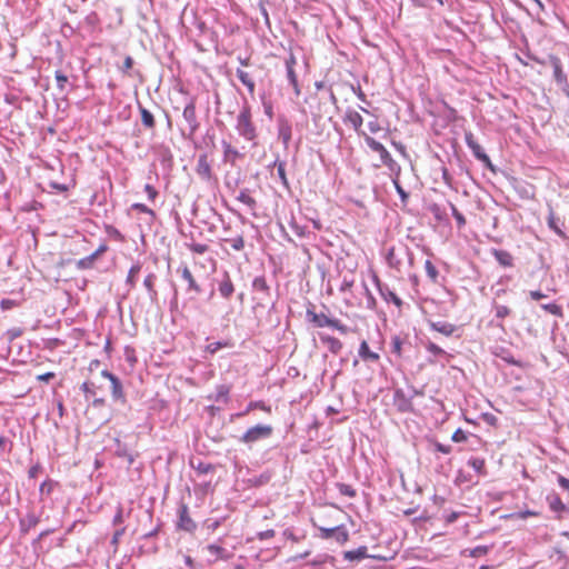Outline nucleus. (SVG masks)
Segmentation results:
<instances>
[{
  "label": "nucleus",
  "mask_w": 569,
  "mask_h": 569,
  "mask_svg": "<svg viewBox=\"0 0 569 569\" xmlns=\"http://www.w3.org/2000/svg\"><path fill=\"white\" fill-rule=\"evenodd\" d=\"M306 318L317 328L330 327L333 320L332 318H329L325 313H317L312 305L309 308H307Z\"/></svg>",
  "instance_id": "obj_9"
},
{
  "label": "nucleus",
  "mask_w": 569,
  "mask_h": 569,
  "mask_svg": "<svg viewBox=\"0 0 569 569\" xmlns=\"http://www.w3.org/2000/svg\"><path fill=\"white\" fill-rule=\"evenodd\" d=\"M375 281L377 283L380 296L387 302H393L397 307H401V299L389 288L388 284L381 283L377 277H375Z\"/></svg>",
  "instance_id": "obj_14"
},
{
  "label": "nucleus",
  "mask_w": 569,
  "mask_h": 569,
  "mask_svg": "<svg viewBox=\"0 0 569 569\" xmlns=\"http://www.w3.org/2000/svg\"><path fill=\"white\" fill-rule=\"evenodd\" d=\"M140 270H141V264L139 262L132 264L128 272L126 283L129 284L130 287H134L136 281H137V276L140 272Z\"/></svg>",
  "instance_id": "obj_37"
},
{
  "label": "nucleus",
  "mask_w": 569,
  "mask_h": 569,
  "mask_svg": "<svg viewBox=\"0 0 569 569\" xmlns=\"http://www.w3.org/2000/svg\"><path fill=\"white\" fill-rule=\"evenodd\" d=\"M468 466L472 468L478 475H486V462L483 458L480 457H471L468 460Z\"/></svg>",
  "instance_id": "obj_32"
},
{
  "label": "nucleus",
  "mask_w": 569,
  "mask_h": 569,
  "mask_svg": "<svg viewBox=\"0 0 569 569\" xmlns=\"http://www.w3.org/2000/svg\"><path fill=\"white\" fill-rule=\"evenodd\" d=\"M495 311H496V318L497 319H503L506 317H508L511 312V310L507 307V306H502V305H495Z\"/></svg>",
  "instance_id": "obj_50"
},
{
  "label": "nucleus",
  "mask_w": 569,
  "mask_h": 569,
  "mask_svg": "<svg viewBox=\"0 0 569 569\" xmlns=\"http://www.w3.org/2000/svg\"><path fill=\"white\" fill-rule=\"evenodd\" d=\"M196 173L204 181H210L212 178V168L208 160L207 153H201L198 157Z\"/></svg>",
  "instance_id": "obj_10"
},
{
  "label": "nucleus",
  "mask_w": 569,
  "mask_h": 569,
  "mask_svg": "<svg viewBox=\"0 0 569 569\" xmlns=\"http://www.w3.org/2000/svg\"><path fill=\"white\" fill-rule=\"evenodd\" d=\"M425 269L428 278L433 282H438L439 272L435 264L430 260H426L425 262Z\"/></svg>",
  "instance_id": "obj_41"
},
{
  "label": "nucleus",
  "mask_w": 569,
  "mask_h": 569,
  "mask_svg": "<svg viewBox=\"0 0 569 569\" xmlns=\"http://www.w3.org/2000/svg\"><path fill=\"white\" fill-rule=\"evenodd\" d=\"M234 128L241 138L246 141L252 142L253 147L258 146V142L256 141L258 137L257 127L252 121L251 109L247 102L242 106L239 114L237 116Z\"/></svg>",
  "instance_id": "obj_1"
},
{
  "label": "nucleus",
  "mask_w": 569,
  "mask_h": 569,
  "mask_svg": "<svg viewBox=\"0 0 569 569\" xmlns=\"http://www.w3.org/2000/svg\"><path fill=\"white\" fill-rule=\"evenodd\" d=\"M80 389L84 392L87 399L89 397H93L96 395L94 383H92V382L84 381L81 385Z\"/></svg>",
  "instance_id": "obj_53"
},
{
  "label": "nucleus",
  "mask_w": 569,
  "mask_h": 569,
  "mask_svg": "<svg viewBox=\"0 0 569 569\" xmlns=\"http://www.w3.org/2000/svg\"><path fill=\"white\" fill-rule=\"evenodd\" d=\"M320 340L328 347L329 351L332 352L333 355H338L342 350V342L335 337L320 335Z\"/></svg>",
  "instance_id": "obj_24"
},
{
  "label": "nucleus",
  "mask_w": 569,
  "mask_h": 569,
  "mask_svg": "<svg viewBox=\"0 0 569 569\" xmlns=\"http://www.w3.org/2000/svg\"><path fill=\"white\" fill-rule=\"evenodd\" d=\"M237 200L246 204L251 210H254L257 207V201L254 198L250 196L249 189H242L239 194L237 196Z\"/></svg>",
  "instance_id": "obj_30"
},
{
  "label": "nucleus",
  "mask_w": 569,
  "mask_h": 569,
  "mask_svg": "<svg viewBox=\"0 0 569 569\" xmlns=\"http://www.w3.org/2000/svg\"><path fill=\"white\" fill-rule=\"evenodd\" d=\"M393 186L396 188L397 193L399 194V197L401 199V202L407 203V201L409 199V193L401 187L398 179L393 180Z\"/></svg>",
  "instance_id": "obj_49"
},
{
  "label": "nucleus",
  "mask_w": 569,
  "mask_h": 569,
  "mask_svg": "<svg viewBox=\"0 0 569 569\" xmlns=\"http://www.w3.org/2000/svg\"><path fill=\"white\" fill-rule=\"evenodd\" d=\"M208 551L217 557H221L223 558V553L226 552L224 548H222L221 546H218V545H209L207 547Z\"/></svg>",
  "instance_id": "obj_58"
},
{
  "label": "nucleus",
  "mask_w": 569,
  "mask_h": 569,
  "mask_svg": "<svg viewBox=\"0 0 569 569\" xmlns=\"http://www.w3.org/2000/svg\"><path fill=\"white\" fill-rule=\"evenodd\" d=\"M227 241L231 244L233 250L240 251L244 248V239L242 236L234 237Z\"/></svg>",
  "instance_id": "obj_51"
},
{
  "label": "nucleus",
  "mask_w": 569,
  "mask_h": 569,
  "mask_svg": "<svg viewBox=\"0 0 569 569\" xmlns=\"http://www.w3.org/2000/svg\"><path fill=\"white\" fill-rule=\"evenodd\" d=\"M129 448L126 443L121 442L119 439L114 440V455L119 458H124L129 456Z\"/></svg>",
  "instance_id": "obj_45"
},
{
  "label": "nucleus",
  "mask_w": 569,
  "mask_h": 569,
  "mask_svg": "<svg viewBox=\"0 0 569 569\" xmlns=\"http://www.w3.org/2000/svg\"><path fill=\"white\" fill-rule=\"evenodd\" d=\"M449 206L451 209V213H452L453 218L456 219L457 226L459 228L465 227L467 223L465 216L457 209V207L453 203L449 202Z\"/></svg>",
  "instance_id": "obj_46"
},
{
  "label": "nucleus",
  "mask_w": 569,
  "mask_h": 569,
  "mask_svg": "<svg viewBox=\"0 0 569 569\" xmlns=\"http://www.w3.org/2000/svg\"><path fill=\"white\" fill-rule=\"evenodd\" d=\"M236 73L242 84H249L248 82L252 80L249 73L243 71L242 69H237Z\"/></svg>",
  "instance_id": "obj_61"
},
{
  "label": "nucleus",
  "mask_w": 569,
  "mask_h": 569,
  "mask_svg": "<svg viewBox=\"0 0 569 569\" xmlns=\"http://www.w3.org/2000/svg\"><path fill=\"white\" fill-rule=\"evenodd\" d=\"M111 396L114 401L126 402L123 387L119 378H113L111 381Z\"/></svg>",
  "instance_id": "obj_26"
},
{
  "label": "nucleus",
  "mask_w": 569,
  "mask_h": 569,
  "mask_svg": "<svg viewBox=\"0 0 569 569\" xmlns=\"http://www.w3.org/2000/svg\"><path fill=\"white\" fill-rule=\"evenodd\" d=\"M392 403L400 413L415 412L412 396L407 395L401 388H396L393 390Z\"/></svg>",
  "instance_id": "obj_3"
},
{
  "label": "nucleus",
  "mask_w": 569,
  "mask_h": 569,
  "mask_svg": "<svg viewBox=\"0 0 569 569\" xmlns=\"http://www.w3.org/2000/svg\"><path fill=\"white\" fill-rule=\"evenodd\" d=\"M366 558H372L381 561L388 560L387 557L379 556V555H369L368 548L366 546H360L359 548L355 550H348L343 552V559L347 561H359Z\"/></svg>",
  "instance_id": "obj_8"
},
{
  "label": "nucleus",
  "mask_w": 569,
  "mask_h": 569,
  "mask_svg": "<svg viewBox=\"0 0 569 569\" xmlns=\"http://www.w3.org/2000/svg\"><path fill=\"white\" fill-rule=\"evenodd\" d=\"M441 176H442L443 182L447 186L451 187V184H452V177H451V174H450V172H449V170L447 168L443 167L441 169Z\"/></svg>",
  "instance_id": "obj_64"
},
{
  "label": "nucleus",
  "mask_w": 569,
  "mask_h": 569,
  "mask_svg": "<svg viewBox=\"0 0 569 569\" xmlns=\"http://www.w3.org/2000/svg\"><path fill=\"white\" fill-rule=\"evenodd\" d=\"M132 209L137 210L139 212H142V213H147V214L151 216L152 218H154V216H156L154 211L152 209H150L149 207H147L144 203H133Z\"/></svg>",
  "instance_id": "obj_55"
},
{
  "label": "nucleus",
  "mask_w": 569,
  "mask_h": 569,
  "mask_svg": "<svg viewBox=\"0 0 569 569\" xmlns=\"http://www.w3.org/2000/svg\"><path fill=\"white\" fill-rule=\"evenodd\" d=\"M336 487L340 495L355 498L357 496L356 489H353L350 485L343 483V482H337Z\"/></svg>",
  "instance_id": "obj_42"
},
{
  "label": "nucleus",
  "mask_w": 569,
  "mask_h": 569,
  "mask_svg": "<svg viewBox=\"0 0 569 569\" xmlns=\"http://www.w3.org/2000/svg\"><path fill=\"white\" fill-rule=\"evenodd\" d=\"M451 439L455 442H463L467 440V433L459 428L453 432Z\"/></svg>",
  "instance_id": "obj_60"
},
{
  "label": "nucleus",
  "mask_w": 569,
  "mask_h": 569,
  "mask_svg": "<svg viewBox=\"0 0 569 569\" xmlns=\"http://www.w3.org/2000/svg\"><path fill=\"white\" fill-rule=\"evenodd\" d=\"M252 289L256 292L261 295L259 297V299L261 301H264L266 299H268L270 297V287L268 284L264 276H259L253 279Z\"/></svg>",
  "instance_id": "obj_16"
},
{
  "label": "nucleus",
  "mask_w": 569,
  "mask_h": 569,
  "mask_svg": "<svg viewBox=\"0 0 569 569\" xmlns=\"http://www.w3.org/2000/svg\"><path fill=\"white\" fill-rule=\"evenodd\" d=\"M177 529L192 533L197 529V523L189 515V508L186 503H181L178 508Z\"/></svg>",
  "instance_id": "obj_4"
},
{
  "label": "nucleus",
  "mask_w": 569,
  "mask_h": 569,
  "mask_svg": "<svg viewBox=\"0 0 569 569\" xmlns=\"http://www.w3.org/2000/svg\"><path fill=\"white\" fill-rule=\"evenodd\" d=\"M465 141L477 160H480L486 154L482 147L476 141L475 136L471 131L465 132Z\"/></svg>",
  "instance_id": "obj_17"
},
{
  "label": "nucleus",
  "mask_w": 569,
  "mask_h": 569,
  "mask_svg": "<svg viewBox=\"0 0 569 569\" xmlns=\"http://www.w3.org/2000/svg\"><path fill=\"white\" fill-rule=\"evenodd\" d=\"M540 307L545 311H547L556 317H559V318L563 317L562 308H561V306H559L557 303H553V302L552 303H542Z\"/></svg>",
  "instance_id": "obj_43"
},
{
  "label": "nucleus",
  "mask_w": 569,
  "mask_h": 569,
  "mask_svg": "<svg viewBox=\"0 0 569 569\" xmlns=\"http://www.w3.org/2000/svg\"><path fill=\"white\" fill-rule=\"evenodd\" d=\"M363 137H365V141H366L367 146L372 151L378 152V153L385 151L386 148L381 142L377 141L376 139H373L372 137H370L366 133H363Z\"/></svg>",
  "instance_id": "obj_40"
},
{
  "label": "nucleus",
  "mask_w": 569,
  "mask_h": 569,
  "mask_svg": "<svg viewBox=\"0 0 569 569\" xmlns=\"http://www.w3.org/2000/svg\"><path fill=\"white\" fill-rule=\"evenodd\" d=\"M330 328L338 330L342 335H347L349 332V328L346 325H343L339 319H333Z\"/></svg>",
  "instance_id": "obj_57"
},
{
  "label": "nucleus",
  "mask_w": 569,
  "mask_h": 569,
  "mask_svg": "<svg viewBox=\"0 0 569 569\" xmlns=\"http://www.w3.org/2000/svg\"><path fill=\"white\" fill-rule=\"evenodd\" d=\"M286 70H287V78H288L289 83L292 86L295 93L297 96H299L300 88H299L298 77L296 74L295 68L289 67V68H286Z\"/></svg>",
  "instance_id": "obj_39"
},
{
  "label": "nucleus",
  "mask_w": 569,
  "mask_h": 569,
  "mask_svg": "<svg viewBox=\"0 0 569 569\" xmlns=\"http://www.w3.org/2000/svg\"><path fill=\"white\" fill-rule=\"evenodd\" d=\"M548 63L552 68L553 78L557 83L566 82L567 74L563 72L562 62L559 57L550 54L548 56Z\"/></svg>",
  "instance_id": "obj_15"
},
{
  "label": "nucleus",
  "mask_w": 569,
  "mask_h": 569,
  "mask_svg": "<svg viewBox=\"0 0 569 569\" xmlns=\"http://www.w3.org/2000/svg\"><path fill=\"white\" fill-rule=\"evenodd\" d=\"M40 522V516L34 511H29L23 518L19 520V530L22 536H26L32 528Z\"/></svg>",
  "instance_id": "obj_13"
},
{
  "label": "nucleus",
  "mask_w": 569,
  "mask_h": 569,
  "mask_svg": "<svg viewBox=\"0 0 569 569\" xmlns=\"http://www.w3.org/2000/svg\"><path fill=\"white\" fill-rule=\"evenodd\" d=\"M489 551V547L487 546H477L470 550V556L475 558L482 557L487 555Z\"/></svg>",
  "instance_id": "obj_54"
},
{
  "label": "nucleus",
  "mask_w": 569,
  "mask_h": 569,
  "mask_svg": "<svg viewBox=\"0 0 569 569\" xmlns=\"http://www.w3.org/2000/svg\"><path fill=\"white\" fill-rule=\"evenodd\" d=\"M515 190L521 199L535 198V187L529 182L515 180Z\"/></svg>",
  "instance_id": "obj_18"
},
{
  "label": "nucleus",
  "mask_w": 569,
  "mask_h": 569,
  "mask_svg": "<svg viewBox=\"0 0 569 569\" xmlns=\"http://www.w3.org/2000/svg\"><path fill=\"white\" fill-rule=\"evenodd\" d=\"M431 330L437 331L446 337H450L457 330V327L447 321H429Z\"/></svg>",
  "instance_id": "obj_19"
},
{
  "label": "nucleus",
  "mask_w": 569,
  "mask_h": 569,
  "mask_svg": "<svg viewBox=\"0 0 569 569\" xmlns=\"http://www.w3.org/2000/svg\"><path fill=\"white\" fill-rule=\"evenodd\" d=\"M144 191L147 192V194H148V199H149L150 201H154V200H156V198L158 197V191L156 190V188H154V187H152V186H151V184H149V183H147V184L144 186Z\"/></svg>",
  "instance_id": "obj_62"
},
{
  "label": "nucleus",
  "mask_w": 569,
  "mask_h": 569,
  "mask_svg": "<svg viewBox=\"0 0 569 569\" xmlns=\"http://www.w3.org/2000/svg\"><path fill=\"white\" fill-rule=\"evenodd\" d=\"M277 127L278 138L281 140L283 148L287 150L292 137V126L286 117L279 116L277 120Z\"/></svg>",
  "instance_id": "obj_7"
},
{
  "label": "nucleus",
  "mask_w": 569,
  "mask_h": 569,
  "mask_svg": "<svg viewBox=\"0 0 569 569\" xmlns=\"http://www.w3.org/2000/svg\"><path fill=\"white\" fill-rule=\"evenodd\" d=\"M401 346H402L401 338L398 336H395L391 340L392 353H396L397 356H401Z\"/></svg>",
  "instance_id": "obj_56"
},
{
  "label": "nucleus",
  "mask_w": 569,
  "mask_h": 569,
  "mask_svg": "<svg viewBox=\"0 0 569 569\" xmlns=\"http://www.w3.org/2000/svg\"><path fill=\"white\" fill-rule=\"evenodd\" d=\"M132 66H133V59H132V57L127 56V57L124 58L123 66L121 67V69H120V70H121L123 73H128V71L132 68Z\"/></svg>",
  "instance_id": "obj_63"
},
{
  "label": "nucleus",
  "mask_w": 569,
  "mask_h": 569,
  "mask_svg": "<svg viewBox=\"0 0 569 569\" xmlns=\"http://www.w3.org/2000/svg\"><path fill=\"white\" fill-rule=\"evenodd\" d=\"M273 433V428L270 425H256L250 427L240 438L239 441L251 448L256 442L270 438Z\"/></svg>",
  "instance_id": "obj_2"
},
{
  "label": "nucleus",
  "mask_w": 569,
  "mask_h": 569,
  "mask_svg": "<svg viewBox=\"0 0 569 569\" xmlns=\"http://www.w3.org/2000/svg\"><path fill=\"white\" fill-rule=\"evenodd\" d=\"M345 121L350 122L356 131H359L363 123L361 114L355 110L347 111Z\"/></svg>",
  "instance_id": "obj_29"
},
{
  "label": "nucleus",
  "mask_w": 569,
  "mask_h": 569,
  "mask_svg": "<svg viewBox=\"0 0 569 569\" xmlns=\"http://www.w3.org/2000/svg\"><path fill=\"white\" fill-rule=\"evenodd\" d=\"M221 146L223 149L222 161L224 163H229L230 166L234 167L237 160L243 158V153L233 148L228 141L222 140Z\"/></svg>",
  "instance_id": "obj_11"
},
{
  "label": "nucleus",
  "mask_w": 569,
  "mask_h": 569,
  "mask_svg": "<svg viewBox=\"0 0 569 569\" xmlns=\"http://www.w3.org/2000/svg\"><path fill=\"white\" fill-rule=\"evenodd\" d=\"M491 254L500 266L505 268H510L513 266V257L510 252L502 249H492Z\"/></svg>",
  "instance_id": "obj_21"
},
{
  "label": "nucleus",
  "mask_w": 569,
  "mask_h": 569,
  "mask_svg": "<svg viewBox=\"0 0 569 569\" xmlns=\"http://www.w3.org/2000/svg\"><path fill=\"white\" fill-rule=\"evenodd\" d=\"M227 343L224 342H221V341H214V342H211L207 346V351L211 355L216 353L218 350H220L221 348L226 347Z\"/></svg>",
  "instance_id": "obj_59"
},
{
  "label": "nucleus",
  "mask_w": 569,
  "mask_h": 569,
  "mask_svg": "<svg viewBox=\"0 0 569 569\" xmlns=\"http://www.w3.org/2000/svg\"><path fill=\"white\" fill-rule=\"evenodd\" d=\"M359 357L363 361H371V362H376L380 358L377 352H373V351L370 350V348H369V346H368L366 340L361 341V343H360Z\"/></svg>",
  "instance_id": "obj_25"
},
{
  "label": "nucleus",
  "mask_w": 569,
  "mask_h": 569,
  "mask_svg": "<svg viewBox=\"0 0 569 569\" xmlns=\"http://www.w3.org/2000/svg\"><path fill=\"white\" fill-rule=\"evenodd\" d=\"M321 539H335L339 543H345L349 539V532L343 525L332 528L319 527Z\"/></svg>",
  "instance_id": "obj_5"
},
{
  "label": "nucleus",
  "mask_w": 569,
  "mask_h": 569,
  "mask_svg": "<svg viewBox=\"0 0 569 569\" xmlns=\"http://www.w3.org/2000/svg\"><path fill=\"white\" fill-rule=\"evenodd\" d=\"M229 393L230 387L228 385H219L216 388V393L208 396V399L227 405L230 400Z\"/></svg>",
  "instance_id": "obj_22"
},
{
  "label": "nucleus",
  "mask_w": 569,
  "mask_h": 569,
  "mask_svg": "<svg viewBox=\"0 0 569 569\" xmlns=\"http://www.w3.org/2000/svg\"><path fill=\"white\" fill-rule=\"evenodd\" d=\"M56 486V482L52 481V480H46L43 481L41 485H40V493L41 495H47V496H50L52 490H53V487Z\"/></svg>",
  "instance_id": "obj_52"
},
{
  "label": "nucleus",
  "mask_w": 569,
  "mask_h": 569,
  "mask_svg": "<svg viewBox=\"0 0 569 569\" xmlns=\"http://www.w3.org/2000/svg\"><path fill=\"white\" fill-rule=\"evenodd\" d=\"M547 501L549 508L555 512L567 510L566 505L562 502L561 498L557 493L547 496Z\"/></svg>",
  "instance_id": "obj_28"
},
{
  "label": "nucleus",
  "mask_w": 569,
  "mask_h": 569,
  "mask_svg": "<svg viewBox=\"0 0 569 569\" xmlns=\"http://www.w3.org/2000/svg\"><path fill=\"white\" fill-rule=\"evenodd\" d=\"M426 349H427L430 353H432L433 356H436V357H443V356H446V355H447V353H446V351H445L442 348H440L438 345H436V343H433V342H431V341H429V342L426 345Z\"/></svg>",
  "instance_id": "obj_47"
},
{
  "label": "nucleus",
  "mask_w": 569,
  "mask_h": 569,
  "mask_svg": "<svg viewBox=\"0 0 569 569\" xmlns=\"http://www.w3.org/2000/svg\"><path fill=\"white\" fill-rule=\"evenodd\" d=\"M547 222H548V227L555 232L557 233L559 237H561L562 239H566L567 236L565 233V231L560 228L559 226V218H557L555 216V213L551 211L548 216V219H547Z\"/></svg>",
  "instance_id": "obj_33"
},
{
  "label": "nucleus",
  "mask_w": 569,
  "mask_h": 569,
  "mask_svg": "<svg viewBox=\"0 0 569 569\" xmlns=\"http://www.w3.org/2000/svg\"><path fill=\"white\" fill-rule=\"evenodd\" d=\"M218 291L224 299H229L233 295L234 286L228 272L223 273V278L218 284Z\"/></svg>",
  "instance_id": "obj_20"
},
{
  "label": "nucleus",
  "mask_w": 569,
  "mask_h": 569,
  "mask_svg": "<svg viewBox=\"0 0 569 569\" xmlns=\"http://www.w3.org/2000/svg\"><path fill=\"white\" fill-rule=\"evenodd\" d=\"M379 156H380L382 163L386 167H388V169L390 171L397 172V173L400 172V166L392 159L391 154L389 153V151L387 149H385V151L380 152Z\"/></svg>",
  "instance_id": "obj_27"
},
{
  "label": "nucleus",
  "mask_w": 569,
  "mask_h": 569,
  "mask_svg": "<svg viewBox=\"0 0 569 569\" xmlns=\"http://www.w3.org/2000/svg\"><path fill=\"white\" fill-rule=\"evenodd\" d=\"M156 280H157V276L154 273H149L143 280V286L148 290V293H149L151 300H154L158 295V292L154 289Z\"/></svg>",
  "instance_id": "obj_35"
},
{
  "label": "nucleus",
  "mask_w": 569,
  "mask_h": 569,
  "mask_svg": "<svg viewBox=\"0 0 569 569\" xmlns=\"http://www.w3.org/2000/svg\"><path fill=\"white\" fill-rule=\"evenodd\" d=\"M273 167L277 168V173H278V177L282 183V186L286 188V189H289L290 188V184H289V181H288V178H287V174H286V162L284 161H281L279 160L278 158L274 160L273 162Z\"/></svg>",
  "instance_id": "obj_31"
},
{
  "label": "nucleus",
  "mask_w": 569,
  "mask_h": 569,
  "mask_svg": "<svg viewBox=\"0 0 569 569\" xmlns=\"http://www.w3.org/2000/svg\"><path fill=\"white\" fill-rule=\"evenodd\" d=\"M138 109L141 116L142 126L147 130H154L156 128V119L151 111L144 108L142 104L138 103Z\"/></svg>",
  "instance_id": "obj_23"
},
{
  "label": "nucleus",
  "mask_w": 569,
  "mask_h": 569,
  "mask_svg": "<svg viewBox=\"0 0 569 569\" xmlns=\"http://www.w3.org/2000/svg\"><path fill=\"white\" fill-rule=\"evenodd\" d=\"M386 260L391 268L398 269L400 267L401 260L396 256V250L393 247L388 249Z\"/></svg>",
  "instance_id": "obj_44"
},
{
  "label": "nucleus",
  "mask_w": 569,
  "mask_h": 569,
  "mask_svg": "<svg viewBox=\"0 0 569 569\" xmlns=\"http://www.w3.org/2000/svg\"><path fill=\"white\" fill-rule=\"evenodd\" d=\"M254 409H261V410L270 412V407L266 406V403L263 401H250L249 405L247 406L246 410L237 413L236 417H243L248 412H250L251 410H254Z\"/></svg>",
  "instance_id": "obj_36"
},
{
  "label": "nucleus",
  "mask_w": 569,
  "mask_h": 569,
  "mask_svg": "<svg viewBox=\"0 0 569 569\" xmlns=\"http://www.w3.org/2000/svg\"><path fill=\"white\" fill-rule=\"evenodd\" d=\"M191 467L199 473L206 475L209 472H213L216 470L214 465L204 462V461H198L196 465L194 462H191Z\"/></svg>",
  "instance_id": "obj_38"
},
{
  "label": "nucleus",
  "mask_w": 569,
  "mask_h": 569,
  "mask_svg": "<svg viewBox=\"0 0 569 569\" xmlns=\"http://www.w3.org/2000/svg\"><path fill=\"white\" fill-rule=\"evenodd\" d=\"M182 117H183L184 121L188 123V128H189V133L186 137L191 138L200 127V123L197 119L196 104H194L193 100H190L186 104L183 112H182Z\"/></svg>",
  "instance_id": "obj_6"
},
{
  "label": "nucleus",
  "mask_w": 569,
  "mask_h": 569,
  "mask_svg": "<svg viewBox=\"0 0 569 569\" xmlns=\"http://www.w3.org/2000/svg\"><path fill=\"white\" fill-rule=\"evenodd\" d=\"M178 272L181 273V278L188 283L187 292H194L196 295H200L202 292L201 287L193 278L187 264L179 267Z\"/></svg>",
  "instance_id": "obj_12"
},
{
  "label": "nucleus",
  "mask_w": 569,
  "mask_h": 569,
  "mask_svg": "<svg viewBox=\"0 0 569 569\" xmlns=\"http://www.w3.org/2000/svg\"><path fill=\"white\" fill-rule=\"evenodd\" d=\"M98 259L91 253L84 258L74 261L76 268L78 270H88L94 267V263Z\"/></svg>",
  "instance_id": "obj_34"
},
{
  "label": "nucleus",
  "mask_w": 569,
  "mask_h": 569,
  "mask_svg": "<svg viewBox=\"0 0 569 569\" xmlns=\"http://www.w3.org/2000/svg\"><path fill=\"white\" fill-rule=\"evenodd\" d=\"M54 78H56V81H57L58 89L60 91H63L64 88H66V83L68 82V77L66 74H63L62 71L57 70L54 72Z\"/></svg>",
  "instance_id": "obj_48"
}]
</instances>
